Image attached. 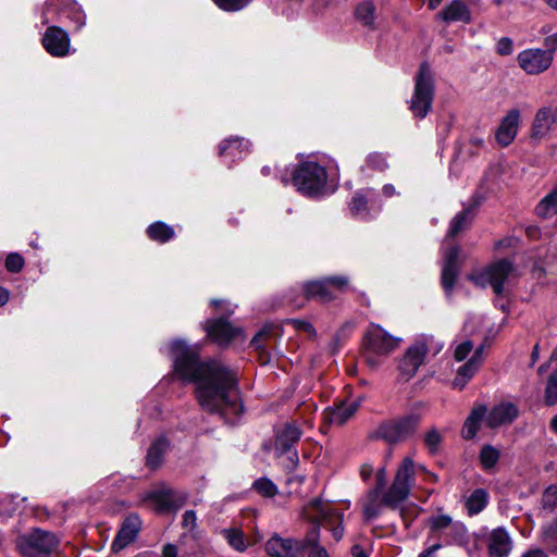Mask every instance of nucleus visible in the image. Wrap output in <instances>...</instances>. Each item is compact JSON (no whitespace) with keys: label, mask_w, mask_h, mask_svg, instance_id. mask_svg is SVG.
<instances>
[{"label":"nucleus","mask_w":557,"mask_h":557,"mask_svg":"<svg viewBox=\"0 0 557 557\" xmlns=\"http://www.w3.org/2000/svg\"><path fill=\"white\" fill-rule=\"evenodd\" d=\"M499 459V450L491 445H484L480 451V461L484 470L493 469Z\"/></svg>","instance_id":"39"},{"label":"nucleus","mask_w":557,"mask_h":557,"mask_svg":"<svg viewBox=\"0 0 557 557\" xmlns=\"http://www.w3.org/2000/svg\"><path fill=\"white\" fill-rule=\"evenodd\" d=\"M414 461L405 457L399 465L391 487L383 494V503L388 507H396L405 500L414 485Z\"/></svg>","instance_id":"7"},{"label":"nucleus","mask_w":557,"mask_h":557,"mask_svg":"<svg viewBox=\"0 0 557 557\" xmlns=\"http://www.w3.org/2000/svg\"><path fill=\"white\" fill-rule=\"evenodd\" d=\"M442 441H443V435L435 428L430 429L425 433L424 443L431 454H435L438 450Z\"/></svg>","instance_id":"41"},{"label":"nucleus","mask_w":557,"mask_h":557,"mask_svg":"<svg viewBox=\"0 0 557 557\" xmlns=\"http://www.w3.org/2000/svg\"><path fill=\"white\" fill-rule=\"evenodd\" d=\"M543 44L545 51L550 52V55L554 57V52L557 51V33L546 36Z\"/></svg>","instance_id":"51"},{"label":"nucleus","mask_w":557,"mask_h":557,"mask_svg":"<svg viewBox=\"0 0 557 557\" xmlns=\"http://www.w3.org/2000/svg\"><path fill=\"white\" fill-rule=\"evenodd\" d=\"M522 557H547L542 549H532L522 555Z\"/></svg>","instance_id":"60"},{"label":"nucleus","mask_w":557,"mask_h":557,"mask_svg":"<svg viewBox=\"0 0 557 557\" xmlns=\"http://www.w3.org/2000/svg\"><path fill=\"white\" fill-rule=\"evenodd\" d=\"M351 554L354 557H369L366 549L359 544L351 547Z\"/></svg>","instance_id":"59"},{"label":"nucleus","mask_w":557,"mask_h":557,"mask_svg":"<svg viewBox=\"0 0 557 557\" xmlns=\"http://www.w3.org/2000/svg\"><path fill=\"white\" fill-rule=\"evenodd\" d=\"M519 414L518 407L512 403H500L494 406L485 414V423L488 428L495 429L500 425L510 424Z\"/></svg>","instance_id":"19"},{"label":"nucleus","mask_w":557,"mask_h":557,"mask_svg":"<svg viewBox=\"0 0 557 557\" xmlns=\"http://www.w3.org/2000/svg\"><path fill=\"white\" fill-rule=\"evenodd\" d=\"M436 17L445 23H465L471 22V11L462 0L450 1L442 11L436 14Z\"/></svg>","instance_id":"23"},{"label":"nucleus","mask_w":557,"mask_h":557,"mask_svg":"<svg viewBox=\"0 0 557 557\" xmlns=\"http://www.w3.org/2000/svg\"><path fill=\"white\" fill-rule=\"evenodd\" d=\"M359 474L363 481H368L373 474V467L370 463H362L359 468Z\"/></svg>","instance_id":"56"},{"label":"nucleus","mask_w":557,"mask_h":557,"mask_svg":"<svg viewBox=\"0 0 557 557\" xmlns=\"http://www.w3.org/2000/svg\"><path fill=\"white\" fill-rule=\"evenodd\" d=\"M535 212L542 219H549L557 214V184L536 206Z\"/></svg>","instance_id":"30"},{"label":"nucleus","mask_w":557,"mask_h":557,"mask_svg":"<svg viewBox=\"0 0 557 557\" xmlns=\"http://www.w3.org/2000/svg\"><path fill=\"white\" fill-rule=\"evenodd\" d=\"M459 249L458 247H451L445 253V261L442 270V286L447 295H450L455 285V281L458 274V259Z\"/></svg>","instance_id":"24"},{"label":"nucleus","mask_w":557,"mask_h":557,"mask_svg":"<svg viewBox=\"0 0 557 557\" xmlns=\"http://www.w3.org/2000/svg\"><path fill=\"white\" fill-rule=\"evenodd\" d=\"M545 400L548 405L557 403V370H555L548 377L545 391Z\"/></svg>","instance_id":"43"},{"label":"nucleus","mask_w":557,"mask_h":557,"mask_svg":"<svg viewBox=\"0 0 557 557\" xmlns=\"http://www.w3.org/2000/svg\"><path fill=\"white\" fill-rule=\"evenodd\" d=\"M249 143L243 138H230L220 145L221 156L236 157L242 154L243 150L248 149Z\"/></svg>","instance_id":"38"},{"label":"nucleus","mask_w":557,"mask_h":557,"mask_svg":"<svg viewBox=\"0 0 557 557\" xmlns=\"http://www.w3.org/2000/svg\"><path fill=\"white\" fill-rule=\"evenodd\" d=\"M487 493L483 488L474 490L470 496L467 498L466 507L469 515H478L481 512L485 506L487 505Z\"/></svg>","instance_id":"32"},{"label":"nucleus","mask_w":557,"mask_h":557,"mask_svg":"<svg viewBox=\"0 0 557 557\" xmlns=\"http://www.w3.org/2000/svg\"><path fill=\"white\" fill-rule=\"evenodd\" d=\"M347 286L348 280L345 276H332L323 281L308 282L304 286V292L307 299L329 301L335 298L336 292H343Z\"/></svg>","instance_id":"13"},{"label":"nucleus","mask_w":557,"mask_h":557,"mask_svg":"<svg viewBox=\"0 0 557 557\" xmlns=\"http://www.w3.org/2000/svg\"><path fill=\"white\" fill-rule=\"evenodd\" d=\"M196 512L194 510H187L183 516V527L189 530L196 528Z\"/></svg>","instance_id":"54"},{"label":"nucleus","mask_w":557,"mask_h":557,"mask_svg":"<svg viewBox=\"0 0 557 557\" xmlns=\"http://www.w3.org/2000/svg\"><path fill=\"white\" fill-rule=\"evenodd\" d=\"M443 349V344L431 335H422L411 344L399 361L398 370L403 381L412 379L425 356H436Z\"/></svg>","instance_id":"4"},{"label":"nucleus","mask_w":557,"mask_h":557,"mask_svg":"<svg viewBox=\"0 0 557 557\" xmlns=\"http://www.w3.org/2000/svg\"><path fill=\"white\" fill-rule=\"evenodd\" d=\"M326 180L325 169L312 161L299 164L293 175V184L307 196L320 195L325 188Z\"/></svg>","instance_id":"8"},{"label":"nucleus","mask_w":557,"mask_h":557,"mask_svg":"<svg viewBox=\"0 0 557 557\" xmlns=\"http://www.w3.org/2000/svg\"><path fill=\"white\" fill-rule=\"evenodd\" d=\"M9 300V292L3 288V287H0V307L1 306H4Z\"/></svg>","instance_id":"62"},{"label":"nucleus","mask_w":557,"mask_h":557,"mask_svg":"<svg viewBox=\"0 0 557 557\" xmlns=\"http://www.w3.org/2000/svg\"><path fill=\"white\" fill-rule=\"evenodd\" d=\"M383 193H384L385 196L391 197V196H393L395 194V188H394L393 185H389V184L385 185L383 187Z\"/></svg>","instance_id":"63"},{"label":"nucleus","mask_w":557,"mask_h":557,"mask_svg":"<svg viewBox=\"0 0 557 557\" xmlns=\"http://www.w3.org/2000/svg\"><path fill=\"white\" fill-rule=\"evenodd\" d=\"M265 549L273 557H296L305 550V543L304 540L283 539L274 535L267 542Z\"/></svg>","instance_id":"16"},{"label":"nucleus","mask_w":557,"mask_h":557,"mask_svg":"<svg viewBox=\"0 0 557 557\" xmlns=\"http://www.w3.org/2000/svg\"><path fill=\"white\" fill-rule=\"evenodd\" d=\"M304 517L313 523L330 527L335 541L343 537L342 515L329 502L312 499L304 508Z\"/></svg>","instance_id":"9"},{"label":"nucleus","mask_w":557,"mask_h":557,"mask_svg":"<svg viewBox=\"0 0 557 557\" xmlns=\"http://www.w3.org/2000/svg\"><path fill=\"white\" fill-rule=\"evenodd\" d=\"M497 53L500 55H509L512 53V40L508 37H503L497 42Z\"/></svg>","instance_id":"50"},{"label":"nucleus","mask_w":557,"mask_h":557,"mask_svg":"<svg viewBox=\"0 0 557 557\" xmlns=\"http://www.w3.org/2000/svg\"><path fill=\"white\" fill-rule=\"evenodd\" d=\"M357 20L364 26L373 27L375 22V5L371 0L359 3L355 11Z\"/></svg>","instance_id":"34"},{"label":"nucleus","mask_w":557,"mask_h":557,"mask_svg":"<svg viewBox=\"0 0 557 557\" xmlns=\"http://www.w3.org/2000/svg\"><path fill=\"white\" fill-rule=\"evenodd\" d=\"M419 513V509L416 506L408 507L406 509H401V517L406 524V527H409V524L412 522L413 518Z\"/></svg>","instance_id":"53"},{"label":"nucleus","mask_w":557,"mask_h":557,"mask_svg":"<svg viewBox=\"0 0 557 557\" xmlns=\"http://www.w3.org/2000/svg\"><path fill=\"white\" fill-rule=\"evenodd\" d=\"M140 519L138 516L132 515L128 516L120 531L117 532L113 543H112V550L117 553L122 549H124L127 545H129L132 542L135 541L139 530H140Z\"/></svg>","instance_id":"21"},{"label":"nucleus","mask_w":557,"mask_h":557,"mask_svg":"<svg viewBox=\"0 0 557 557\" xmlns=\"http://www.w3.org/2000/svg\"><path fill=\"white\" fill-rule=\"evenodd\" d=\"M350 212L360 218H367L369 214L368 200L362 193H357L350 202Z\"/></svg>","instance_id":"40"},{"label":"nucleus","mask_w":557,"mask_h":557,"mask_svg":"<svg viewBox=\"0 0 557 557\" xmlns=\"http://www.w3.org/2000/svg\"><path fill=\"white\" fill-rule=\"evenodd\" d=\"M272 327H263L260 330L256 336L251 341V345L256 347V349H261V341L268 337L272 333Z\"/></svg>","instance_id":"52"},{"label":"nucleus","mask_w":557,"mask_h":557,"mask_svg":"<svg viewBox=\"0 0 557 557\" xmlns=\"http://www.w3.org/2000/svg\"><path fill=\"white\" fill-rule=\"evenodd\" d=\"M420 420L421 418L418 413L407 414L383 423L379 432L380 435L389 443L401 442L416 432Z\"/></svg>","instance_id":"12"},{"label":"nucleus","mask_w":557,"mask_h":557,"mask_svg":"<svg viewBox=\"0 0 557 557\" xmlns=\"http://www.w3.org/2000/svg\"><path fill=\"white\" fill-rule=\"evenodd\" d=\"M169 444L164 438H159L151 444L147 454V465L154 469L157 468L164 455Z\"/></svg>","instance_id":"37"},{"label":"nucleus","mask_w":557,"mask_h":557,"mask_svg":"<svg viewBox=\"0 0 557 557\" xmlns=\"http://www.w3.org/2000/svg\"><path fill=\"white\" fill-rule=\"evenodd\" d=\"M367 164L373 170L384 171L387 168L386 159L381 153H372L367 159Z\"/></svg>","instance_id":"48"},{"label":"nucleus","mask_w":557,"mask_h":557,"mask_svg":"<svg viewBox=\"0 0 557 557\" xmlns=\"http://www.w3.org/2000/svg\"><path fill=\"white\" fill-rule=\"evenodd\" d=\"M357 409L358 404L355 400L341 401L324 411V419L331 424L342 425L356 413Z\"/></svg>","instance_id":"26"},{"label":"nucleus","mask_w":557,"mask_h":557,"mask_svg":"<svg viewBox=\"0 0 557 557\" xmlns=\"http://www.w3.org/2000/svg\"><path fill=\"white\" fill-rule=\"evenodd\" d=\"M145 502L160 512L168 511L175 506V493L172 488L162 486L148 493Z\"/></svg>","instance_id":"27"},{"label":"nucleus","mask_w":557,"mask_h":557,"mask_svg":"<svg viewBox=\"0 0 557 557\" xmlns=\"http://www.w3.org/2000/svg\"><path fill=\"white\" fill-rule=\"evenodd\" d=\"M473 350V344L471 341H465L457 345L455 348L454 357L457 361L465 360L469 354Z\"/></svg>","instance_id":"47"},{"label":"nucleus","mask_w":557,"mask_h":557,"mask_svg":"<svg viewBox=\"0 0 557 557\" xmlns=\"http://www.w3.org/2000/svg\"><path fill=\"white\" fill-rule=\"evenodd\" d=\"M520 123V111L512 109L503 117L496 131V140L499 145L508 146L517 136Z\"/></svg>","instance_id":"22"},{"label":"nucleus","mask_w":557,"mask_h":557,"mask_svg":"<svg viewBox=\"0 0 557 557\" xmlns=\"http://www.w3.org/2000/svg\"><path fill=\"white\" fill-rule=\"evenodd\" d=\"M175 374L183 381L197 384V398L203 409L223 416L243 410L235 373L216 360L200 362L198 348L173 341L169 346Z\"/></svg>","instance_id":"1"},{"label":"nucleus","mask_w":557,"mask_h":557,"mask_svg":"<svg viewBox=\"0 0 557 557\" xmlns=\"http://www.w3.org/2000/svg\"><path fill=\"white\" fill-rule=\"evenodd\" d=\"M162 557H177V547L173 544H166L162 549Z\"/></svg>","instance_id":"58"},{"label":"nucleus","mask_w":557,"mask_h":557,"mask_svg":"<svg viewBox=\"0 0 557 557\" xmlns=\"http://www.w3.org/2000/svg\"><path fill=\"white\" fill-rule=\"evenodd\" d=\"M471 145H473L476 148H481L484 144V140L480 137H472L470 139Z\"/></svg>","instance_id":"64"},{"label":"nucleus","mask_w":557,"mask_h":557,"mask_svg":"<svg viewBox=\"0 0 557 557\" xmlns=\"http://www.w3.org/2000/svg\"><path fill=\"white\" fill-rule=\"evenodd\" d=\"M557 123V107L553 110L549 107H543L535 113L532 126L531 137L533 139L545 138L554 124Z\"/></svg>","instance_id":"18"},{"label":"nucleus","mask_w":557,"mask_h":557,"mask_svg":"<svg viewBox=\"0 0 557 557\" xmlns=\"http://www.w3.org/2000/svg\"><path fill=\"white\" fill-rule=\"evenodd\" d=\"M214 3L222 10L235 12L244 9L251 0H213Z\"/></svg>","instance_id":"44"},{"label":"nucleus","mask_w":557,"mask_h":557,"mask_svg":"<svg viewBox=\"0 0 557 557\" xmlns=\"http://www.w3.org/2000/svg\"><path fill=\"white\" fill-rule=\"evenodd\" d=\"M485 414L486 407L484 406H478L472 409L462 428L463 438L471 440L476 435L480 423L485 418Z\"/></svg>","instance_id":"28"},{"label":"nucleus","mask_w":557,"mask_h":557,"mask_svg":"<svg viewBox=\"0 0 557 557\" xmlns=\"http://www.w3.org/2000/svg\"><path fill=\"white\" fill-rule=\"evenodd\" d=\"M208 336L219 345H226L243 336L240 327L233 326L223 318L206 322L205 326Z\"/></svg>","instance_id":"15"},{"label":"nucleus","mask_w":557,"mask_h":557,"mask_svg":"<svg viewBox=\"0 0 557 557\" xmlns=\"http://www.w3.org/2000/svg\"><path fill=\"white\" fill-rule=\"evenodd\" d=\"M222 534L224 539L227 541L228 545L237 552H245L249 546V543L247 542L244 532L239 529H224L222 531Z\"/></svg>","instance_id":"36"},{"label":"nucleus","mask_w":557,"mask_h":557,"mask_svg":"<svg viewBox=\"0 0 557 557\" xmlns=\"http://www.w3.org/2000/svg\"><path fill=\"white\" fill-rule=\"evenodd\" d=\"M253 487L258 493L267 497H272L277 493V487L275 486V484L269 479L264 478L257 480L253 483Z\"/></svg>","instance_id":"42"},{"label":"nucleus","mask_w":557,"mask_h":557,"mask_svg":"<svg viewBox=\"0 0 557 557\" xmlns=\"http://www.w3.org/2000/svg\"><path fill=\"white\" fill-rule=\"evenodd\" d=\"M380 493L377 490H372L363 500V515L369 520L377 517L382 505H385L383 498L379 500Z\"/></svg>","instance_id":"33"},{"label":"nucleus","mask_w":557,"mask_h":557,"mask_svg":"<svg viewBox=\"0 0 557 557\" xmlns=\"http://www.w3.org/2000/svg\"><path fill=\"white\" fill-rule=\"evenodd\" d=\"M542 534L547 545L557 544V518L543 527Z\"/></svg>","instance_id":"45"},{"label":"nucleus","mask_w":557,"mask_h":557,"mask_svg":"<svg viewBox=\"0 0 557 557\" xmlns=\"http://www.w3.org/2000/svg\"><path fill=\"white\" fill-rule=\"evenodd\" d=\"M376 486L374 490H377L379 492L382 491V488L385 486L386 483V471L385 468H381L376 471Z\"/></svg>","instance_id":"55"},{"label":"nucleus","mask_w":557,"mask_h":557,"mask_svg":"<svg viewBox=\"0 0 557 557\" xmlns=\"http://www.w3.org/2000/svg\"><path fill=\"white\" fill-rule=\"evenodd\" d=\"M300 435V430L293 424H286L276 434L275 455L282 458V465L287 470H294L298 465V454L294 446L299 441Z\"/></svg>","instance_id":"10"},{"label":"nucleus","mask_w":557,"mask_h":557,"mask_svg":"<svg viewBox=\"0 0 557 557\" xmlns=\"http://www.w3.org/2000/svg\"><path fill=\"white\" fill-rule=\"evenodd\" d=\"M290 324L293 325V327L295 330L304 332V333L308 334V336H310V337L315 336V330H314L313 325L307 321L295 319V320L290 321Z\"/></svg>","instance_id":"49"},{"label":"nucleus","mask_w":557,"mask_h":557,"mask_svg":"<svg viewBox=\"0 0 557 557\" xmlns=\"http://www.w3.org/2000/svg\"><path fill=\"white\" fill-rule=\"evenodd\" d=\"M525 234L530 239L535 240L541 237V230H540V227H537L535 225H529L525 228Z\"/></svg>","instance_id":"57"},{"label":"nucleus","mask_w":557,"mask_h":557,"mask_svg":"<svg viewBox=\"0 0 557 557\" xmlns=\"http://www.w3.org/2000/svg\"><path fill=\"white\" fill-rule=\"evenodd\" d=\"M511 550V539L503 528L493 530L488 535V552L491 557H507Z\"/></svg>","instance_id":"25"},{"label":"nucleus","mask_w":557,"mask_h":557,"mask_svg":"<svg viewBox=\"0 0 557 557\" xmlns=\"http://www.w3.org/2000/svg\"><path fill=\"white\" fill-rule=\"evenodd\" d=\"M149 238L159 243H166L175 235L174 230L163 222H154L147 230Z\"/></svg>","instance_id":"35"},{"label":"nucleus","mask_w":557,"mask_h":557,"mask_svg":"<svg viewBox=\"0 0 557 557\" xmlns=\"http://www.w3.org/2000/svg\"><path fill=\"white\" fill-rule=\"evenodd\" d=\"M403 338L371 323L363 335L361 357L367 366L376 370L400 346Z\"/></svg>","instance_id":"3"},{"label":"nucleus","mask_w":557,"mask_h":557,"mask_svg":"<svg viewBox=\"0 0 557 557\" xmlns=\"http://www.w3.org/2000/svg\"><path fill=\"white\" fill-rule=\"evenodd\" d=\"M434 98V76L426 63H422L414 76V89L409 110L416 117L423 119L432 108Z\"/></svg>","instance_id":"5"},{"label":"nucleus","mask_w":557,"mask_h":557,"mask_svg":"<svg viewBox=\"0 0 557 557\" xmlns=\"http://www.w3.org/2000/svg\"><path fill=\"white\" fill-rule=\"evenodd\" d=\"M24 267V259L18 253H10L5 260V268L8 271L17 273Z\"/></svg>","instance_id":"46"},{"label":"nucleus","mask_w":557,"mask_h":557,"mask_svg":"<svg viewBox=\"0 0 557 557\" xmlns=\"http://www.w3.org/2000/svg\"><path fill=\"white\" fill-rule=\"evenodd\" d=\"M519 66L529 75H537L547 71L553 63V55L540 48H531L518 54Z\"/></svg>","instance_id":"14"},{"label":"nucleus","mask_w":557,"mask_h":557,"mask_svg":"<svg viewBox=\"0 0 557 557\" xmlns=\"http://www.w3.org/2000/svg\"><path fill=\"white\" fill-rule=\"evenodd\" d=\"M515 269L508 260H499L480 273L472 274L470 278L481 287L491 286L495 294L504 290L505 281L513 273Z\"/></svg>","instance_id":"11"},{"label":"nucleus","mask_w":557,"mask_h":557,"mask_svg":"<svg viewBox=\"0 0 557 557\" xmlns=\"http://www.w3.org/2000/svg\"><path fill=\"white\" fill-rule=\"evenodd\" d=\"M319 527H313L304 539L305 549L310 548L308 557H329L326 549L319 545Z\"/></svg>","instance_id":"31"},{"label":"nucleus","mask_w":557,"mask_h":557,"mask_svg":"<svg viewBox=\"0 0 557 557\" xmlns=\"http://www.w3.org/2000/svg\"><path fill=\"white\" fill-rule=\"evenodd\" d=\"M58 546V537L40 529L23 534L16 540V547L25 557H51Z\"/></svg>","instance_id":"6"},{"label":"nucleus","mask_w":557,"mask_h":557,"mask_svg":"<svg viewBox=\"0 0 557 557\" xmlns=\"http://www.w3.org/2000/svg\"><path fill=\"white\" fill-rule=\"evenodd\" d=\"M42 46L53 57H65L70 50L69 35L60 27H48L42 37Z\"/></svg>","instance_id":"17"},{"label":"nucleus","mask_w":557,"mask_h":557,"mask_svg":"<svg viewBox=\"0 0 557 557\" xmlns=\"http://www.w3.org/2000/svg\"><path fill=\"white\" fill-rule=\"evenodd\" d=\"M75 22L77 24V28H81L85 24V14L77 11L74 15Z\"/></svg>","instance_id":"61"},{"label":"nucleus","mask_w":557,"mask_h":557,"mask_svg":"<svg viewBox=\"0 0 557 557\" xmlns=\"http://www.w3.org/2000/svg\"><path fill=\"white\" fill-rule=\"evenodd\" d=\"M483 361V346L474 349L470 359L457 370V374L453 381L455 388L462 389L467 383L474 376Z\"/></svg>","instance_id":"20"},{"label":"nucleus","mask_w":557,"mask_h":557,"mask_svg":"<svg viewBox=\"0 0 557 557\" xmlns=\"http://www.w3.org/2000/svg\"><path fill=\"white\" fill-rule=\"evenodd\" d=\"M474 218V208L469 207L463 209L461 212L455 215L451 220L449 230L447 233V237H454L458 235L460 232L468 228Z\"/></svg>","instance_id":"29"},{"label":"nucleus","mask_w":557,"mask_h":557,"mask_svg":"<svg viewBox=\"0 0 557 557\" xmlns=\"http://www.w3.org/2000/svg\"><path fill=\"white\" fill-rule=\"evenodd\" d=\"M426 525L429 528V546L420 553L419 557H432L440 548L460 544L466 540V525L443 512L442 509L428 518Z\"/></svg>","instance_id":"2"}]
</instances>
